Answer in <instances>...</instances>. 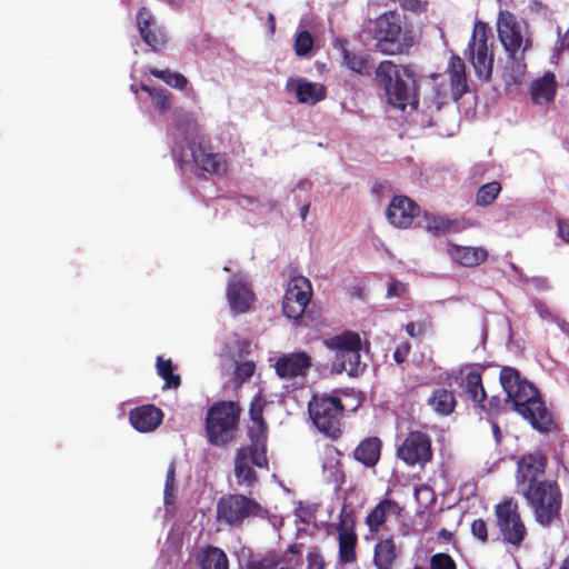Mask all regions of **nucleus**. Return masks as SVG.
Instances as JSON below:
<instances>
[{
  "mask_svg": "<svg viewBox=\"0 0 569 569\" xmlns=\"http://www.w3.org/2000/svg\"><path fill=\"white\" fill-rule=\"evenodd\" d=\"M500 382L515 410L529 420L533 428L546 431L552 423V418L537 389L526 380H521L519 372L506 367L501 370Z\"/></svg>",
  "mask_w": 569,
  "mask_h": 569,
  "instance_id": "1",
  "label": "nucleus"
},
{
  "mask_svg": "<svg viewBox=\"0 0 569 569\" xmlns=\"http://www.w3.org/2000/svg\"><path fill=\"white\" fill-rule=\"evenodd\" d=\"M376 79L385 89L388 103L406 112L418 106L416 74L408 66L396 64L390 60L379 63Z\"/></svg>",
  "mask_w": 569,
  "mask_h": 569,
  "instance_id": "2",
  "label": "nucleus"
},
{
  "mask_svg": "<svg viewBox=\"0 0 569 569\" xmlns=\"http://www.w3.org/2000/svg\"><path fill=\"white\" fill-rule=\"evenodd\" d=\"M369 31L377 40L376 48L385 54H399L413 44L410 32L402 30L393 12H385L369 22Z\"/></svg>",
  "mask_w": 569,
  "mask_h": 569,
  "instance_id": "3",
  "label": "nucleus"
},
{
  "mask_svg": "<svg viewBox=\"0 0 569 569\" xmlns=\"http://www.w3.org/2000/svg\"><path fill=\"white\" fill-rule=\"evenodd\" d=\"M533 510L536 520L549 526L560 517L561 492L555 482L542 480L522 488L520 492Z\"/></svg>",
  "mask_w": 569,
  "mask_h": 569,
  "instance_id": "4",
  "label": "nucleus"
},
{
  "mask_svg": "<svg viewBox=\"0 0 569 569\" xmlns=\"http://www.w3.org/2000/svg\"><path fill=\"white\" fill-rule=\"evenodd\" d=\"M241 408L234 401H218L207 412L206 433L214 446H224L234 438Z\"/></svg>",
  "mask_w": 569,
  "mask_h": 569,
  "instance_id": "5",
  "label": "nucleus"
},
{
  "mask_svg": "<svg viewBox=\"0 0 569 569\" xmlns=\"http://www.w3.org/2000/svg\"><path fill=\"white\" fill-rule=\"evenodd\" d=\"M263 513L264 509L258 501L241 493L222 496L216 508L217 521L229 527H241L246 520Z\"/></svg>",
  "mask_w": 569,
  "mask_h": 569,
  "instance_id": "6",
  "label": "nucleus"
},
{
  "mask_svg": "<svg viewBox=\"0 0 569 569\" xmlns=\"http://www.w3.org/2000/svg\"><path fill=\"white\" fill-rule=\"evenodd\" d=\"M498 37L505 50L511 59H516L518 52H526L531 47L528 27L518 21L508 11H500L497 21Z\"/></svg>",
  "mask_w": 569,
  "mask_h": 569,
  "instance_id": "7",
  "label": "nucleus"
},
{
  "mask_svg": "<svg viewBox=\"0 0 569 569\" xmlns=\"http://www.w3.org/2000/svg\"><path fill=\"white\" fill-rule=\"evenodd\" d=\"M310 417L325 435L337 438L340 433V420L343 416V406L337 397H313L309 402Z\"/></svg>",
  "mask_w": 569,
  "mask_h": 569,
  "instance_id": "8",
  "label": "nucleus"
},
{
  "mask_svg": "<svg viewBox=\"0 0 569 569\" xmlns=\"http://www.w3.org/2000/svg\"><path fill=\"white\" fill-rule=\"evenodd\" d=\"M469 61L479 80L488 81L492 74L493 54L488 46L487 24L475 23L472 38L469 42Z\"/></svg>",
  "mask_w": 569,
  "mask_h": 569,
  "instance_id": "9",
  "label": "nucleus"
},
{
  "mask_svg": "<svg viewBox=\"0 0 569 569\" xmlns=\"http://www.w3.org/2000/svg\"><path fill=\"white\" fill-rule=\"evenodd\" d=\"M495 513L503 541L516 547L520 546L527 529L520 518L517 502L513 499H506L496 506Z\"/></svg>",
  "mask_w": 569,
  "mask_h": 569,
  "instance_id": "10",
  "label": "nucleus"
},
{
  "mask_svg": "<svg viewBox=\"0 0 569 569\" xmlns=\"http://www.w3.org/2000/svg\"><path fill=\"white\" fill-rule=\"evenodd\" d=\"M312 297V287L309 279L298 276L289 280L283 300L282 312L292 320H298L306 311Z\"/></svg>",
  "mask_w": 569,
  "mask_h": 569,
  "instance_id": "11",
  "label": "nucleus"
},
{
  "mask_svg": "<svg viewBox=\"0 0 569 569\" xmlns=\"http://www.w3.org/2000/svg\"><path fill=\"white\" fill-rule=\"evenodd\" d=\"M327 348L336 351L332 369L336 372L346 371L350 377L356 376V332L345 331L323 340Z\"/></svg>",
  "mask_w": 569,
  "mask_h": 569,
  "instance_id": "12",
  "label": "nucleus"
},
{
  "mask_svg": "<svg viewBox=\"0 0 569 569\" xmlns=\"http://www.w3.org/2000/svg\"><path fill=\"white\" fill-rule=\"evenodd\" d=\"M312 367V359L306 351L283 353L274 361L273 368L281 379H305Z\"/></svg>",
  "mask_w": 569,
  "mask_h": 569,
  "instance_id": "13",
  "label": "nucleus"
},
{
  "mask_svg": "<svg viewBox=\"0 0 569 569\" xmlns=\"http://www.w3.org/2000/svg\"><path fill=\"white\" fill-rule=\"evenodd\" d=\"M398 457L407 465L423 463L431 459V442L427 435L412 431L398 449Z\"/></svg>",
  "mask_w": 569,
  "mask_h": 569,
  "instance_id": "14",
  "label": "nucleus"
},
{
  "mask_svg": "<svg viewBox=\"0 0 569 569\" xmlns=\"http://www.w3.org/2000/svg\"><path fill=\"white\" fill-rule=\"evenodd\" d=\"M137 27L143 42L157 51L167 43V34L162 27L158 26L151 11L142 7L137 12Z\"/></svg>",
  "mask_w": 569,
  "mask_h": 569,
  "instance_id": "15",
  "label": "nucleus"
},
{
  "mask_svg": "<svg viewBox=\"0 0 569 569\" xmlns=\"http://www.w3.org/2000/svg\"><path fill=\"white\" fill-rule=\"evenodd\" d=\"M546 457L540 451L523 456L518 462L517 487L521 492L523 487L531 483H539L538 478L543 475Z\"/></svg>",
  "mask_w": 569,
  "mask_h": 569,
  "instance_id": "16",
  "label": "nucleus"
},
{
  "mask_svg": "<svg viewBox=\"0 0 569 569\" xmlns=\"http://www.w3.org/2000/svg\"><path fill=\"white\" fill-rule=\"evenodd\" d=\"M420 214V207L406 196L395 197L387 210L389 222L397 228H408Z\"/></svg>",
  "mask_w": 569,
  "mask_h": 569,
  "instance_id": "17",
  "label": "nucleus"
},
{
  "mask_svg": "<svg viewBox=\"0 0 569 569\" xmlns=\"http://www.w3.org/2000/svg\"><path fill=\"white\" fill-rule=\"evenodd\" d=\"M193 162L209 174H224L228 171V162L220 153L208 151L202 144H190Z\"/></svg>",
  "mask_w": 569,
  "mask_h": 569,
  "instance_id": "18",
  "label": "nucleus"
},
{
  "mask_svg": "<svg viewBox=\"0 0 569 569\" xmlns=\"http://www.w3.org/2000/svg\"><path fill=\"white\" fill-rule=\"evenodd\" d=\"M163 419V412L154 405H142L129 412V420L132 427L140 432L156 430Z\"/></svg>",
  "mask_w": 569,
  "mask_h": 569,
  "instance_id": "19",
  "label": "nucleus"
},
{
  "mask_svg": "<svg viewBox=\"0 0 569 569\" xmlns=\"http://www.w3.org/2000/svg\"><path fill=\"white\" fill-rule=\"evenodd\" d=\"M253 466L258 468H268L267 466H259L253 450L248 448H239L234 457V476L239 485L252 486L257 481V475Z\"/></svg>",
  "mask_w": 569,
  "mask_h": 569,
  "instance_id": "20",
  "label": "nucleus"
},
{
  "mask_svg": "<svg viewBox=\"0 0 569 569\" xmlns=\"http://www.w3.org/2000/svg\"><path fill=\"white\" fill-rule=\"evenodd\" d=\"M227 298L230 308L242 313L250 309L254 295L246 281L233 276L228 283Z\"/></svg>",
  "mask_w": 569,
  "mask_h": 569,
  "instance_id": "21",
  "label": "nucleus"
},
{
  "mask_svg": "<svg viewBox=\"0 0 569 569\" xmlns=\"http://www.w3.org/2000/svg\"><path fill=\"white\" fill-rule=\"evenodd\" d=\"M248 436L250 438V446L248 449L253 450L256 459L259 466H267V439H268V426L264 419L250 420L248 427Z\"/></svg>",
  "mask_w": 569,
  "mask_h": 569,
  "instance_id": "22",
  "label": "nucleus"
},
{
  "mask_svg": "<svg viewBox=\"0 0 569 569\" xmlns=\"http://www.w3.org/2000/svg\"><path fill=\"white\" fill-rule=\"evenodd\" d=\"M402 508L393 500H381L365 519L366 526L371 533H377L382 525L392 516H399Z\"/></svg>",
  "mask_w": 569,
  "mask_h": 569,
  "instance_id": "23",
  "label": "nucleus"
},
{
  "mask_svg": "<svg viewBox=\"0 0 569 569\" xmlns=\"http://www.w3.org/2000/svg\"><path fill=\"white\" fill-rule=\"evenodd\" d=\"M355 521L349 526L345 518L338 526L339 559L343 563L352 562L356 559V531Z\"/></svg>",
  "mask_w": 569,
  "mask_h": 569,
  "instance_id": "24",
  "label": "nucleus"
},
{
  "mask_svg": "<svg viewBox=\"0 0 569 569\" xmlns=\"http://www.w3.org/2000/svg\"><path fill=\"white\" fill-rule=\"evenodd\" d=\"M450 258L465 267H476L488 258V251L483 247H463L451 244L448 248Z\"/></svg>",
  "mask_w": 569,
  "mask_h": 569,
  "instance_id": "25",
  "label": "nucleus"
},
{
  "mask_svg": "<svg viewBox=\"0 0 569 569\" xmlns=\"http://www.w3.org/2000/svg\"><path fill=\"white\" fill-rule=\"evenodd\" d=\"M299 103L317 104L327 97V89L323 84L298 79L295 89Z\"/></svg>",
  "mask_w": 569,
  "mask_h": 569,
  "instance_id": "26",
  "label": "nucleus"
},
{
  "mask_svg": "<svg viewBox=\"0 0 569 569\" xmlns=\"http://www.w3.org/2000/svg\"><path fill=\"white\" fill-rule=\"evenodd\" d=\"M448 73L450 77L451 91L456 100L467 91L466 64L460 57L452 56L448 63Z\"/></svg>",
  "mask_w": 569,
  "mask_h": 569,
  "instance_id": "27",
  "label": "nucleus"
},
{
  "mask_svg": "<svg viewBox=\"0 0 569 569\" xmlns=\"http://www.w3.org/2000/svg\"><path fill=\"white\" fill-rule=\"evenodd\" d=\"M196 560L200 569H229L224 551L214 546H207L198 551Z\"/></svg>",
  "mask_w": 569,
  "mask_h": 569,
  "instance_id": "28",
  "label": "nucleus"
},
{
  "mask_svg": "<svg viewBox=\"0 0 569 569\" xmlns=\"http://www.w3.org/2000/svg\"><path fill=\"white\" fill-rule=\"evenodd\" d=\"M556 92L555 76L547 73L536 80L531 87V97L536 103L543 104L551 101Z\"/></svg>",
  "mask_w": 569,
  "mask_h": 569,
  "instance_id": "29",
  "label": "nucleus"
},
{
  "mask_svg": "<svg viewBox=\"0 0 569 569\" xmlns=\"http://www.w3.org/2000/svg\"><path fill=\"white\" fill-rule=\"evenodd\" d=\"M398 551L392 539H383L375 547L373 562L377 569H390Z\"/></svg>",
  "mask_w": 569,
  "mask_h": 569,
  "instance_id": "30",
  "label": "nucleus"
},
{
  "mask_svg": "<svg viewBox=\"0 0 569 569\" xmlns=\"http://www.w3.org/2000/svg\"><path fill=\"white\" fill-rule=\"evenodd\" d=\"M428 405L436 413L448 416L456 407V398L450 390L437 389L428 398Z\"/></svg>",
  "mask_w": 569,
  "mask_h": 569,
  "instance_id": "31",
  "label": "nucleus"
},
{
  "mask_svg": "<svg viewBox=\"0 0 569 569\" xmlns=\"http://www.w3.org/2000/svg\"><path fill=\"white\" fill-rule=\"evenodd\" d=\"M462 389L466 396L476 403H482L487 397L482 386L481 376L477 371H470L462 380Z\"/></svg>",
  "mask_w": 569,
  "mask_h": 569,
  "instance_id": "32",
  "label": "nucleus"
},
{
  "mask_svg": "<svg viewBox=\"0 0 569 569\" xmlns=\"http://www.w3.org/2000/svg\"><path fill=\"white\" fill-rule=\"evenodd\" d=\"M381 441L378 438H368L358 446V461L365 466H375L380 458Z\"/></svg>",
  "mask_w": 569,
  "mask_h": 569,
  "instance_id": "33",
  "label": "nucleus"
},
{
  "mask_svg": "<svg viewBox=\"0 0 569 569\" xmlns=\"http://www.w3.org/2000/svg\"><path fill=\"white\" fill-rule=\"evenodd\" d=\"M157 372L164 380V389H177L181 385V378L174 373V366L171 359H164L162 356L157 357Z\"/></svg>",
  "mask_w": 569,
  "mask_h": 569,
  "instance_id": "34",
  "label": "nucleus"
},
{
  "mask_svg": "<svg viewBox=\"0 0 569 569\" xmlns=\"http://www.w3.org/2000/svg\"><path fill=\"white\" fill-rule=\"evenodd\" d=\"M141 90L147 92L151 100L153 107L160 112L164 113L171 107V93L162 88H153L148 84H141Z\"/></svg>",
  "mask_w": 569,
  "mask_h": 569,
  "instance_id": "35",
  "label": "nucleus"
},
{
  "mask_svg": "<svg viewBox=\"0 0 569 569\" xmlns=\"http://www.w3.org/2000/svg\"><path fill=\"white\" fill-rule=\"evenodd\" d=\"M425 228L428 232L437 234L440 232H451L457 231L458 222L449 220L445 217H437L432 214H425Z\"/></svg>",
  "mask_w": 569,
  "mask_h": 569,
  "instance_id": "36",
  "label": "nucleus"
},
{
  "mask_svg": "<svg viewBox=\"0 0 569 569\" xmlns=\"http://www.w3.org/2000/svg\"><path fill=\"white\" fill-rule=\"evenodd\" d=\"M149 73L174 89L183 90L188 84V79L182 73L173 72L169 69L159 70L157 68H150Z\"/></svg>",
  "mask_w": 569,
  "mask_h": 569,
  "instance_id": "37",
  "label": "nucleus"
},
{
  "mask_svg": "<svg viewBox=\"0 0 569 569\" xmlns=\"http://www.w3.org/2000/svg\"><path fill=\"white\" fill-rule=\"evenodd\" d=\"M501 191V186L497 181H491L479 188L476 197L478 206L486 207L491 204Z\"/></svg>",
  "mask_w": 569,
  "mask_h": 569,
  "instance_id": "38",
  "label": "nucleus"
},
{
  "mask_svg": "<svg viewBox=\"0 0 569 569\" xmlns=\"http://www.w3.org/2000/svg\"><path fill=\"white\" fill-rule=\"evenodd\" d=\"M313 37L308 30H301L297 33L295 39V53L298 57H306L308 56L312 48H313Z\"/></svg>",
  "mask_w": 569,
  "mask_h": 569,
  "instance_id": "39",
  "label": "nucleus"
},
{
  "mask_svg": "<svg viewBox=\"0 0 569 569\" xmlns=\"http://www.w3.org/2000/svg\"><path fill=\"white\" fill-rule=\"evenodd\" d=\"M174 488H176V462L171 461L164 481L163 502L166 506H171L174 502Z\"/></svg>",
  "mask_w": 569,
  "mask_h": 569,
  "instance_id": "40",
  "label": "nucleus"
},
{
  "mask_svg": "<svg viewBox=\"0 0 569 569\" xmlns=\"http://www.w3.org/2000/svg\"><path fill=\"white\" fill-rule=\"evenodd\" d=\"M254 370L256 365L251 360L237 363L233 377L234 383L240 386L250 380L254 373Z\"/></svg>",
  "mask_w": 569,
  "mask_h": 569,
  "instance_id": "41",
  "label": "nucleus"
},
{
  "mask_svg": "<svg viewBox=\"0 0 569 569\" xmlns=\"http://www.w3.org/2000/svg\"><path fill=\"white\" fill-rule=\"evenodd\" d=\"M348 42L346 39L337 38L333 41V48L342 54L343 62L347 64V67L356 71V59L355 56L347 49Z\"/></svg>",
  "mask_w": 569,
  "mask_h": 569,
  "instance_id": "42",
  "label": "nucleus"
},
{
  "mask_svg": "<svg viewBox=\"0 0 569 569\" xmlns=\"http://www.w3.org/2000/svg\"><path fill=\"white\" fill-rule=\"evenodd\" d=\"M267 401L261 392L257 393L252 399L249 408L250 420L263 419V410Z\"/></svg>",
  "mask_w": 569,
  "mask_h": 569,
  "instance_id": "43",
  "label": "nucleus"
},
{
  "mask_svg": "<svg viewBox=\"0 0 569 569\" xmlns=\"http://www.w3.org/2000/svg\"><path fill=\"white\" fill-rule=\"evenodd\" d=\"M430 569H456V563L447 553H436L430 559Z\"/></svg>",
  "mask_w": 569,
  "mask_h": 569,
  "instance_id": "44",
  "label": "nucleus"
},
{
  "mask_svg": "<svg viewBox=\"0 0 569 569\" xmlns=\"http://www.w3.org/2000/svg\"><path fill=\"white\" fill-rule=\"evenodd\" d=\"M325 558L318 550H311L307 555V569H325Z\"/></svg>",
  "mask_w": 569,
  "mask_h": 569,
  "instance_id": "45",
  "label": "nucleus"
},
{
  "mask_svg": "<svg viewBox=\"0 0 569 569\" xmlns=\"http://www.w3.org/2000/svg\"><path fill=\"white\" fill-rule=\"evenodd\" d=\"M472 535L481 541H486L488 537L487 523L482 519H477L471 523Z\"/></svg>",
  "mask_w": 569,
  "mask_h": 569,
  "instance_id": "46",
  "label": "nucleus"
},
{
  "mask_svg": "<svg viewBox=\"0 0 569 569\" xmlns=\"http://www.w3.org/2000/svg\"><path fill=\"white\" fill-rule=\"evenodd\" d=\"M407 291V286L400 281H392L388 287L390 297H401Z\"/></svg>",
  "mask_w": 569,
  "mask_h": 569,
  "instance_id": "47",
  "label": "nucleus"
},
{
  "mask_svg": "<svg viewBox=\"0 0 569 569\" xmlns=\"http://www.w3.org/2000/svg\"><path fill=\"white\" fill-rule=\"evenodd\" d=\"M426 330V326L422 322H409L406 326V331L410 337H418L422 335Z\"/></svg>",
  "mask_w": 569,
  "mask_h": 569,
  "instance_id": "48",
  "label": "nucleus"
},
{
  "mask_svg": "<svg viewBox=\"0 0 569 569\" xmlns=\"http://www.w3.org/2000/svg\"><path fill=\"white\" fill-rule=\"evenodd\" d=\"M558 234L563 241L569 243V220L558 221Z\"/></svg>",
  "mask_w": 569,
  "mask_h": 569,
  "instance_id": "49",
  "label": "nucleus"
},
{
  "mask_svg": "<svg viewBox=\"0 0 569 569\" xmlns=\"http://www.w3.org/2000/svg\"><path fill=\"white\" fill-rule=\"evenodd\" d=\"M409 349H410V345L408 342L396 349V351L393 352V358L397 363L403 362L406 356L409 352Z\"/></svg>",
  "mask_w": 569,
  "mask_h": 569,
  "instance_id": "50",
  "label": "nucleus"
},
{
  "mask_svg": "<svg viewBox=\"0 0 569 569\" xmlns=\"http://www.w3.org/2000/svg\"><path fill=\"white\" fill-rule=\"evenodd\" d=\"M405 10L418 11L421 8L419 0H397Z\"/></svg>",
  "mask_w": 569,
  "mask_h": 569,
  "instance_id": "51",
  "label": "nucleus"
},
{
  "mask_svg": "<svg viewBox=\"0 0 569 569\" xmlns=\"http://www.w3.org/2000/svg\"><path fill=\"white\" fill-rule=\"evenodd\" d=\"M525 74V64L516 62L515 72L510 74V78L513 82H519Z\"/></svg>",
  "mask_w": 569,
  "mask_h": 569,
  "instance_id": "52",
  "label": "nucleus"
},
{
  "mask_svg": "<svg viewBox=\"0 0 569 569\" xmlns=\"http://www.w3.org/2000/svg\"><path fill=\"white\" fill-rule=\"evenodd\" d=\"M268 24H269L270 33L273 34L276 31V18H274L273 13L268 14Z\"/></svg>",
  "mask_w": 569,
  "mask_h": 569,
  "instance_id": "53",
  "label": "nucleus"
},
{
  "mask_svg": "<svg viewBox=\"0 0 569 569\" xmlns=\"http://www.w3.org/2000/svg\"><path fill=\"white\" fill-rule=\"evenodd\" d=\"M557 323L561 331L569 336V322L565 320H557Z\"/></svg>",
  "mask_w": 569,
  "mask_h": 569,
  "instance_id": "54",
  "label": "nucleus"
},
{
  "mask_svg": "<svg viewBox=\"0 0 569 569\" xmlns=\"http://www.w3.org/2000/svg\"><path fill=\"white\" fill-rule=\"evenodd\" d=\"M309 209H310V203H307V204L301 207V209H300V217H301L302 220H306V218L308 216V212H309Z\"/></svg>",
  "mask_w": 569,
  "mask_h": 569,
  "instance_id": "55",
  "label": "nucleus"
},
{
  "mask_svg": "<svg viewBox=\"0 0 569 569\" xmlns=\"http://www.w3.org/2000/svg\"><path fill=\"white\" fill-rule=\"evenodd\" d=\"M492 431H493V435H495V438H496L497 442H499L500 441V438H499L500 437V430H499V427H498L497 423L492 425Z\"/></svg>",
  "mask_w": 569,
  "mask_h": 569,
  "instance_id": "56",
  "label": "nucleus"
},
{
  "mask_svg": "<svg viewBox=\"0 0 569 569\" xmlns=\"http://www.w3.org/2000/svg\"><path fill=\"white\" fill-rule=\"evenodd\" d=\"M289 551H290L291 553H298V552H299V547H298L297 545H291V546L289 547Z\"/></svg>",
  "mask_w": 569,
  "mask_h": 569,
  "instance_id": "57",
  "label": "nucleus"
},
{
  "mask_svg": "<svg viewBox=\"0 0 569 569\" xmlns=\"http://www.w3.org/2000/svg\"><path fill=\"white\" fill-rule=\"evenodd\" d=\"M560 569H569V556L565 559Z\"/></svg>",
  "mask_w": 569,
  "mask_h": 569,
  "instance_id": "58",
  "label": "nucleus"
},
{
  "mask_svg": "<svg viewBox=\"0 0 569 569\" xmlns=\"http://www.w3.org/2000/svg\"><path fill=\"white\" fill-rule=\"evenodd\" d=\"M178 164H179L180 169H183L184 160L183 159H178Z\"/></svg>",
  "mask_w": 569,
  "mask_h": 569,
  "instance_id": "59",
  "label": "nucleus"
},
{
  "mask_svg": "<svg viewBox=\"0 0 569 569\" xmlns=\"http://www.w3.org/2000/svg\"><path fill=\"white\" fill-rule=\"evenodd\" d=\"M243 199L247 200L249 203H253V198L251 197L244 196Z\"/></svg>",
  "mask_w": 569,
  "mask_h": 569,
  "instance_id": "60",
  "label": "nucleus"
},
{
  "mask_svg": "<svg viewBox=\"0 0 569 569\" xmlns=\"http://www.w3.org/2000/svg\"><path fill=\"white\" fill-rule=\"evenodd\" d=\"M357 343H358V352H359L361 350V340H360L359 336H358Z\"/></svg>",
  "mask_w": 569,
  "mask_h": 569,
  "instance_id": "61",
  "label": "nucleus"
},
{
  "mask_svg": "<svg viewBox=\"0 0 569 569\" xmlns=\"http://www.w3.org/2000/svg\"><path fill=\"white\" fill-rule=\"evenodd\" d=\"M292 82H293V79H289V80H288L287 86H286V87H287V89H290V86H291V83H292Z\"/></svg>",
  "mask_w": 569,
  "mask_h": 569,
  "instance_id": "62",
  "label": "nucleus"
},
{
  "mask_svg": "<svg viewBox=\"0 0 569 569\" xmlns=\"http://www.w3.org/2000/svg\"><path fill=\"white\" fill-rule=\"evenodd\" d=\"M540 313H541L542 317H545V315H548V311L541 309Z\"/></svg>",
  "mask_w": 569,
  "mask_h": 569,
  "instance_id": "63",
  "label": "nucleus"
},
{
  "mask_svg": "<svg viewBox=\"0 0 569 569\" xmlns=\"http://www.w3.org/2000/svg\"><path fill=\"white\" fill-rule=\"evenodd\" d=\"M540 313H541L542 317H545V315H548V311L541 309Z\"/></svg>",
  "mask_w": 569,
  "mask_h": 569,
  "instance_id": "64",
  "label": "nucleus"
}]
</instances>
